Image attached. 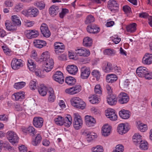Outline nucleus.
Listing matches in <instances>:
<instances>
[{
	"mask_svg": "<svg viewBox=\"0 0 152 152\" xmlns=\"http://www.w3.org/2000/svg\"><path fill=\"white\" fill-rule=\"evenodd\" d=\"M12 22L10 23H5V25L7 29L9 30H15L16 29V26H20L21 24L20 20L16 15L12 16Z\"/></svg>",
	"mask_w": 152,
	"mask_h": 152,
	"instance_id": "obj_1",
	"label": "nucleus"
},
{
	"mask_svg": "<svg viewBox=\"0 0 152 152\" xmlns=\"http://www.w3.org/2000/svg\"><path fill=\"white\" fill-rule=\"evenodd\" d=\"M72 105L76 108L83 109L85 107V102L78 97H74L70 100Z\"/></svg>",
	"mask_w": 152,
	"mask_h": 152,
	"instance_id": "obj_2",
	"label": "nucleus"
},
{
	"mask_svg": "<svg viewBox=\"0 0 152 152\" xmlns=\"http://www.w3.org/2000/svg\"><path fill=\"white\" fill-rule=\"evenodd\" d=\"M74 120L73 121V126L76 130L80 129L83 124V121L80 116L77 113L74 114Z\"/></svg>",
	"mask_w": 152,
	"mask_h": 152,
	"instance_id": "obj_3",
	"label": "nucleus"
},
{
	"mask_svg": "<svg viewBox=\"0 0 152 152\" xmlns=\"http://www.w3.org/2000/svg\"><path fill=\"white\" fill-rule=\"evenodd\" d=\"M81 86L80 85H75L65 90L66 93L70 95H74L78 94L81 90Z\"/></svg>",
	"mask_w": 152,
	"mask_h": 152,
	"instance_id": "obj_4",
	"label": "nucleus"
},
{
	"mask_svg": "<svg viewBox=\"0 0 152 152\" xmlns=\"http://www.w3.org/2000/svg\"><path fill=\"white\" fill-rule=\"evenodd\" d=\"M7 134L8 139L13 145L18 142V137L15 133L12 131H9Z\"/></svg>",
	"mask_w": 152,
	"mask_h": 152,
	"instance_id": "obj_5",
	"label": "nucleus"
},
{
	"mask_svg": "<svg viewBox=\"0 0 152 152\" xmlns=\"http://www.w3.org/2000/svg\"><path fill=\"white\" fill-rule=\"evenodd\" d=\"M23 61L20 59H18L16 58H14L12 60L11 66L12 68L14 70H17L22 67L23 66Z\"/></svg>",
	"mask_w": 152,
	"mask_h": 152,
	"instance_id": "obj_6",
	"label": "nucleus"
},
{
	"mask_svg": "<svg viewBox=\"0 0 152 152\" xmlns=\"http://www.w3.org/2000/svg\"><path fill=\"white\" fill-rule=\"evenodd\" d=\"M54 65L53 60L52 59H50L47 61L44 62V69L46 72H48L53 68Z\"/></svg>",
	"mask_w": 152,
	"mask_h": 152,
	"instance_id": "obj_7",
	"label": "nucleus"
},
{
	"mask_svg": "<svg viewBox=\"0 0 152 152\" xmlns=\"http://www.w3.org/2000/svg\"><path fill=\"white\" fill-rule=\"evenodd\" d=\"M40 29L42 34L44 37L48 38L50 36V32L48 26L45 23H43L42 24Z\"/></svg>",
	"mask_w": 152,
	"mask_h": 152,
	"instance_id": "obj_8",
	"label": "nucleus"
},
{
	"mask_svg": "<svg viewBox=\"0 0 152 152\" xmlns=\"http://www.w3.org/2000/svg\"><path fill=\"white\" fill-rule=\"evenodd\" d=\"M118 102L121 104L126 103L129 100V97L126 93L121 92L118 96Z\"/></svg>",
	"mask_w": 152,
	"mask_h": 152,
	"instance_id": "obj_9",
	"label": "nucleus"
},
{
	"mask_svg": "<svg viewBox=\"0 0 152 152\" xmlns=\"http://www.w3.org/2000/svg\"><path fill=\"white\" fill-rule=\"evenodd\" d=\"M54 46L55 53L56 54H58L59 53L63 52L65 49L64 45L60 42H56L54 43Z\"/></svg>",
	"mask_w": 152,
	"mask_h": 152,
	"instance_id": "obj_10",
	"label": "nucleus"
},
{
	"mask_svg": "<svg viewBox=\"0 0 152 152\" xmlns=\"http://www.w3.org/2000/svg\"><path fill=\"white\" fill-rule=\"evenodd\" d=\"M53 78L60 84H62L64 81L63 74L60 71L56 72L53 76Z\"/></svg>",
	"mask_w": 152,
	"mask_h": 152,
	"instance_id": "obj_11",
	"label": "nucleus"
},
{
	"mask_svg": "<svg viewBox=\"0 0 152 152\" xmlns=\"http://www.w3.org/2000/svg\"><path fill=\"white\" fill-rule=\"evenodd\" d=\"M90 74V71L89 68L86 66L82 67L81 68V77L83 79L87 78Z\"/></svg>",
	"mask_w": 152,
	"mask_h": 152,
	"instance_id": "obj_12",
	"label": "nucleus"
},
{
	"mask_svg": "<svg viewBox=\"0 0 152 152\" xmlns=\"http://www.w3.org/2000/svg\"><path fill=\"white\" fill-rule=\"evenodd\" d=\"M128 126L127 124H119L117 128L118 132L121 134L126 133L129 129Z\"/></svg>",
	"mask_w": 152,
	"mask_h": 152,
	"instance_id": "obj_13",
	"label": "nucleus"
},
{
	"mask_svg": "<svg viewBox=\"0 0 152 152\" xmlns=\"http://www.w3.org/2000/svg\"><path fill=\"white\" fill-rule=\"evenodd\" d=\"M107 103L110 105H114L117 102V99L116 95L110 94L107 96Z\"/></svg>",
	"mask_w": 152,
	"mask_h": 152,
	"instance_id": "obj_14",
	"label": "nucleus"
},
{
	"mask_svg": "<svg viewBox=\"0 0 152 152\" xmlns=\"http://www.w3.org/2000/svg\"><path fill=\"white\" fill-rule=\"evenodd\" d=\"M108 7L111 11H115L118 8V5L115 0H110L108 2Z\"/></svg>",
	"mask_w": 152,
	"mask_h": 152,
	"instance_id": "obj_15",
	"label": "nucleus"
},
{
	"mask_svg": "<svg viewBox=\"0 0 152 152\" xmlns=\"http://www.w3.org/2000/svg\"><path fill=\"white\" fill-rule=\"evenodd\" d=\"M142 62L145 64H150L152 63V54L147 53H145L142 60Z\"/></svg>",
	"mask_w": 152,
	"mask_h": 152,
	"instance_id": "obj_16",
	"label": "nucleus"
},
{
	"mask_svg": "<svg viewBox=\"0 0 152 152\" xmlns=\"http://www.w3.org/2000/svg\"><path fill=\"white\" fill-rule=\"evenodd\" d=\"M75 53L80 56H88L90 54V52L89 50L84 48L78 49L75 50Z\"/></svg>",
	"mask_w": 152,
	"mask_h": 152,
	"instance_id": "obj_17",
	"label": "nucleus"
},
{
	"mask_svg": "<svg viewBox=\"0 0 152 152\" xmlns=\"http://www.w3.org/2000/svg\"><path fill=\"white\" fill-rule=\"evenodd\" d=\"M43 119L40 117H34L33 120L34 126L37 128H40L43 125Z\"/></svg>",
	"mask_w": 152,
	"mask_h": 152,
	"instance_id": "obj_18",
	"label": "nucleus"
},
{
	"mask_svg": "<svg viewBox=\"0 0 152 152\" xmlns=\"http://www.w3.org/2000/svg\"><path fill=\"white\" fill-rule=\"evenodd\" d=\"M148 69L146 67L140 66L137 69V75L140 77H144Z\"/></svg>",
	"mask_w": 152,
	"mask_h": 152,
	"instance_id": "obj_19",
	"label": "nucleus"
},
{
	"mask_svg": "<svg viewBox=\"0 0 152 152\" xmlns=\"http://www.w3.org/2000/svg\"><path fill=\"white\" fill-rule=\"evenodd\" d=\"M85 121L86 124L88 126H92L93 124L96 123V121L94 118L90 116L87 115L85 117Z\"/></svg>",
	"mask_w": 152,
	"mask_h": 152,
	"instance_id": "obj_20",
	"label": "nucleus"
},
{
	"mask_svg": "<svg viewBox=\"0 0 152 152\" xmlns=\"http://www.w3.org/2000/svg\"><path fill=\"white\" fill-rule=\"evenodd\" d=\"M34 46L37 48H40L43 46H45L46 44V42L45 41L41 40H35L34 42Z\"/></svg>",
	"mask_w": 152,
	"mask_h": 152,
	"instance_id": "obj_21",
	"label": "nucleus"
},
{
	"mask_svg": "<svg viewBox=\"0 0 152 152\" xmlns=\"http://www.w3.org/2000/svg\"><path fill=\"white\" fill-rule=\"evenodd\" d=\"M28 14L31 17H35L37 16L39 13V10L37 8L31 7L28 10Z\"/></svg>",
	"mask_w": 152,
	"mask_h": 152,
	"instance_id": "obj_22",
	"label": "nucleus"
},
{
	"mask_svg": "<svg viewBox=\"0 0 152 152\" xmlns=\"http://www.w3.org/2000/svg\"><path fill=\"white\" fill-rule=\"evenodd\" d=\"M66 69L69 73L73 75H75L78 71L77 67L74 65L68 66Z\"/></svg>",
	"mask_w": 152,
	"mask_h": 152,
	"instance_id": "obj_23",
	"label": "nucleus"
},
{
	"mask_svg": "<svg viewBox=\"0 0 152 152\" xmlns=\"http://www.w3.org/2000/svg\"><path fill=\"white\" fill-rule=\"evenodd\" d=\"M50 59H52L50 57L49 53L48 52H45L43 53L39 59L38 60L39 61L41 62L42 61L45 62Z\"/></svg>",
	"mask_w": 152,
	"mask_h": 152,
	"instance_id": "obj_24",
	"label": "nucleus"
},
{
	"mask_svg": "<svg viewBox=\"0 0 152 152\" xmlns=\"http://www.w3.org/2000/svg\"><path fill=\"white\" fill-rule=\"evenodd\" d=\"M106 80L107 82L112 83L117 80V77L114 74H108L106 76Z\"/></svg>",
	"mask_w": 152,
	"mask_h": 152,
	"instance_id": "obj_25",
	"label": "nucleus"
},
{
	"mask_svg": "<svg viewBox=\"0 0 152 152\" xmlns=\"http://www.w3.org/2000/svg\"><path fill=\"white\" fill-rule=\"evenodd\" d=\"M141 136L138 133L135 134L133 137V140L134 144L136 145H138L142 140L141 138Z\"/></svg>",
	"mask_w": 152,
	"mask_h": 152,
	"instance_id": "obj_26",
	"label": "nucleus"
},
{
	"mask_svg": "<svg viewBox=\"0 0 152 152\" xmlns=\"http://www.w3.org/2000/svg\"><path fill=\"white\" fill-rule=\"evenodd\" d=\"M102 134L104 136H107L110 134L111 127L108 125H104L102 127Z\"/></svg>",
	"mask_w": 152,
	"mask_h": 152,
	"instance_id": "obj_27",
	"label": "nucleus"
},
{
	"mask_svg": "<svg viewBox=\"0 0 152 152\" xmlns=\"http://www.w3.org/2000/svg\"><path fill=\"white\" fill-rule=\"evenodd\" d=\"M63 125L67 127H69L72 124V119L70 115H68V116L63 118Z\"/></svg>",
	"mask_w": 152,
	"mask_h": 152,
	"instance_id": "obj_28",
	"label": "nucleus"
},
{
	"mask_svg": "<svg viewBox=\"0 0 152 152\" xmlns=\"http://www.w3.org/2000/svg\"><path fill=\"white\" fill-rule=\"evenodd\" d=\"M58 6L54 5H52L49 9V13L52 16L56 15L59 12Z\"/></svg>",
	"mask_w": 152,
	"mask_h": 152,
	"instance_id": "obj_29",
	"label": "nucleus"
},
{
	"mask_svg": "<svg viewBox=\"0 0 152 152\" xmlns=\"http://www.w3.org/2000/svg\"><path fill=\"white\" fill-rule=\"evenodd\" d=\"M129 112L127 110H121L119 112V115L121 117L124 119H127L130 117Z\"/></svg>",
	"mask_w": 152,
	"mask_h": 152,
	"instance_id": "obj_30",
	"label": "nucleus"
},
{
	"mask_svg": "<svg viewBox=\"0 0 152 152\" xmlns=\"http://www.w3.org/2000/svg\"><path fill=\"white\" fill-rule=\"evenodd\" d=\"M47 88L44 85H40L38 89V92L39 94L43 96H44L47 94Z\"/></svg>",
	"mask_w": 152,
	"mask_h": 152,
	"instance_id": "obj_31",
	"label": "nucleus"
},
{
	"mask_svg": "<svg viewBox=\"0 0 152 152\" xmlns=\"http://www.w3.org/2000/svg\"><path fill=\"white\" fill-rule=\"evenodd\" d=\"M13 96L15 97V100L21 101L25 98V95L22 92H18L15 93Z\"/></svg>",
	"mask_w": 152,
	"mask_h": 152,
	"instance_id": "obj_32",
	"label": "nucleus"
},
{
	"mask_svg": "<svg viewBox=\"0 0 152 152\" xmlns=\"http://www.w3.org/2000/svg\"><path fill=\"white\" fill-rule=\"evenodd\" d=\"M103 69L106 72L108 73L113 69L112 65L110 63L107 62L105 63L103 67Z\"/></svg>",
	"mask_w": 152,
	"mask_h": 152,
	"instance_id": "obj_33",
	"label": "nucleus"
},
{
	"mask_svg": "<svg viewBox=\"0 0 152 152\" xmlns=\"http://www.w3.org/2000/svg\"><path fill=\"white\" fill-rule=\"evenodd\" d=\"M65 82L69 85H73L76 82V80L71 76H69L66 77Z\"/></svg>",
	"mask_w": 152,
	"mask_h": 152,
	"instance_id": "obj_34",
	"label": "nucleus"
},
{
	"mask_svg": "<svg viewBox=\"0 0 152 152\" xmlns=\"http://www.w3.org/2000/svg\"><path fill=\"white\" fill-rule=\"evenodd\" d=\"M92 43L91 39L88 37L85 38L83 40V44L85 46L90 47Z\"/></svg>",
	"mask_w": 152,
	"mask_h": 152,
	"instance_id": "obj_35",
	"label": "nucleus"
},
{
	"mask_svg": "<svg viewBox=\"0 0 152 152\" xmlns=\"http://www.w3.org/2000/svg\"><path fill=\"white\" fill-rule=\"evenodd\" d=\"M136 26L135 23H133L127 26L126 27L127 31L130 33L134 32L136 29Z\"/></svg>",
	"mask_w": 152,
	"mask_h": 152,
	"instance_id": "obj_36",
	"label": "nucleus"
},
{
	"mask_svg": "<svg viewBox=\"0 0 152 152\" xmlns=\"http://www.w3.org/2000/svg\"><path fill=\"white\" fill-rule=\"evenodd\" d=\"M129 81L128 79L121 81L120 82L119 86L120 87L123 89L127 88L129 85Z\"/></svg>",
	"mask_w": 152,
	"mask_h": 152,
	"instance_id": "obj_37",
	"label": "nucleus"
},
{
	"mask_svg": "<svg viewBox=\"0 0 152 152\" xmlns=\"http://www.w3.org/2000/svg\"><path fill=\"white\" fill-rule=\"evenodd\" d=\"M34 5L40 10L45 9V4L43 1H36L34 3Z\"/></svg>",
	"mask_w": 152,
	"mask_h": 152,
	"instance_id": "obj_38",
	"label": "nucleus"
},
{
	"mask_svg": "<svg viewBox=\"0 0 152 152\" xmlns=\"http://www.w3.org/2000/svg\"><path fill=\"white\" fill-rule=\"evenodd\" d=\"M138 145L140 148L142 150H146L148 149V142L145 140H142Z\"/></svg>",
	"mask_w": 152,
	"mask_h": 152,
	"instance_id": "obj_39",
	"label": "nucleus"
},
{
	"mask_svg": "<svg viewBox=\"0 0 152 152\" xmlns=\"http://www.w3.org/2000/svg\"><path fill=\"white\" fill-rule=\"evenodd\" d=\"M48 93L49 94V101L50 102H53L55 99L53 90L52 88H50L49 90Z\"/></svg>",
	"mask_w": 152,
	"mask_h": 152,
	"instance_id": "obj_40",
	"label": "nucleus"
},
{
	"mask_svg": "<svg viewBox=\"0 0 152 152\" xmlns=\"http://www.w3.org/2000/svg\"><path fill=\"white\" fill-rule=\"evenodd\" d=\"M48 93L49 94V101L50 102H53L55 99L53 90L52 88H50L49 90Z\"/></svg>",
	"mask_w": 152,
	"mask_h": 152,
	"instance_id": "obj_41",
	"label": "nucleus"
},
{
	"mask_svg": "<svg viewBox=\"0 0 152 152\" xmlns=\"http://www.w3.org/2000/svg\"><path fill=\"white\" fill-rule=\"evenodd\" d=\"M63 117L60 116H58L55 119L54 121L57 125L61 126L63 125Z\"/></svg>",
	"mask_w": 152,
	"mask_h": 152,
	"instance_id": "obj_42",
	"label": "nucleus"
},
{
	"mask_svg": "<svg viewBox=\"0 0 152 152\" xmlns=\"http://www.w3.org/2000/svg\"><path fill=\"white\" fill-rule=\"evenodd\" d=\"M42 137L39 134H38L36 137L34 141L32 142V144L34 146H36L39 144L41 141Z\"/></svg>",
	"mask_w": 152,
	"mask_h": 152,
	"instance_id": "obj_43",
	"label": "nucleus"
},
{
	"mask_svg": "<svg viewBox=\"0 0 152 152\" xmlns=\"http://www.w3.org/2000/svg\"><path fill=\"white\" fill-rule=\"evenodd\" d=\"M89 102L92 104H94L98 103L99 102L98 98L97 96L93 95L90 97H89Z\"/></svg>",
	"mask_w": 152,
	"mask_h": 152,
	"instance_id": "obj_44",
	"label": "nucleus"
},
{
	"mask_svg": "<svg viewBox=\"0 0 152 152\" xmlns=\"http://www.w3.org/2000/svg\"><path fill=\"white\" fill-rule=\"evenodd\" d=\"M26 83L23 82H18L15 83L14 87L17 89L22 88L25 85Z\"/></svg>",
	"mask_w": 152,
	"mask_h": 152,
	"instance_id": "obj_45",
	"label": "nucleus"
},
{
	"mask_svg": "<svg viewBox=\"0 0 152 152\" xmlns=\"http://www.w3.org/2000/svg\"><path fill=\"white\" fill-rule=\"evenodd\" d=\"M94 18L93 16L89 15L86 18V20L85 21V23L86 24H88L90 23L93 22L94 21Z\"/></svg>",
	"mask_w": 152,
	"mask_h": 152,
	"instance_id": "obj_46",
	"label": "nucleus"
},
{
	"mask_svg": "<svg viewBox=\"0 0 152 152\" xmlns=\"http://www.w3.org/2000/svg\"><path fill=\"white\" fill-rule=\"evenodd\" d=\"M104 54L111 56L114 55L115 53L114 50L110 49H107L104 51Z\"/></svg>",
	"mask_w": 152,
	"mask_h": 152,
	"instance_id": "obj_47",
	"label": "nucleus"
},
{
	"mask_svg": "<svg viewBox=\"0 0 152 152\" xmlns=\"http://www.w3.org/2000/svg\"><path fill=\"white\" fill-rule=\"evenodd\" d=\"M123 10L124 12L127 15L130 14L131 12V8L129 6L125 5L123 7Z\"/></svg>",
	"mask_w": 152,
	"mask_h": 152,
	"instance_id": "obj_48",
	"label": "nucleus"
},
{
	"mask_svg": "<svg viewBox=\"0 0 152 152\" xmlns=\"http://www.w3.org/2000/svg\"><path fill=\"white\" fill-rule=\"evenodd\" d=\"M147 126L142 123H140L138 125V129L140 131L142 132L145 131L147 129Z\"/></svg>",
	"mask_w": 152,
	"mask_h": 152,
	"instance_id": "obj_49",
	"label": "nucleus"
},
{
	"mask_svg": "<svg viewBox=\"0 0 152 152\" xmlns=\"http://www.w3.org/2000/svg\"><path fill=\"white\" fill-rule=\"evenodd\" d=\"M124 147L123 145L121 144H119L116 146L115 149L114 150L113 152H123Z\"/></svg>",
	"mask_w": 152,
	"mask_h": 152,
	"instance_id": "obj_50",
	"label": "nucleus"
},
{
	"mask_svg": "<svg viewBox=\"0 0 152 152\" xmlns=\"http://www.w3.org/2000/svg\"><path fill=\"white\" fill-rule=\"evenodd\" d=\"M93 152H103V149L102 146L97 145L92 148Z\"/></svg>",
	"mask_w": 152,
	"mask_h": 152,
	"instance_id": "obj_51",
	"label": "nucleus"
},
{
	"mask_svg": "<svg viewBox=\"0 0 152 152\" xmlns=\"http://www.w3.org/2000/svg\"><path fill=\"white\" fill-rule=\"evenodd\" d=\"M94 92L96 94H101L102 93V88L99 84L96 85L94 88Z\"/></svg>",
	"mask_w": 152,
	"mask_h": 152,
	"instance_id": "obj_52",
	"label": "nucleus"
},
{
	"mask_svg": "<svg viewBox=\"0 0 152 152\" xmlns=\"http://www.w3.org/2000/svg\"><path fill=\"white\" fill-rule=\"evenodd\" d=\"M91 75L94 77H96L97 80H98L100 76L99 72L97 70H94L91 72Z\"/></svg>",
	"mask_w": 152,
	"mask_h": 152,
	"instance_id": "obj_53",
	"label": "nucleus"
},
{
	"mask_svg": "<svg viewBox=\"0 0 152 152\" xmlns=\"http://www.w3.org/2000/svg\"><path fill=\"white\" fill-rule=\"evenodd\" d=\"M23 5L20 3L17 4L15 7V11L17 12L20 11L23 9Z\"/></svg>",
	"mask_w": 152,
	"mask_h": 152,
	"instance_id": "obj_54",
	"label": "nucleus"
},
{
	"mask_svg": "<svg viewBox=\"0 0 152 152\" xmlns=\"http://www.w3.org/2000/svg\"><path fill=\"white\" fill-rule=\"evenodd\" d=\"M68 12V10L66 9H62L61 12L59 13V17L61 18H63L66 13Z\"/></svg>",
	"mask_w": 152,
	"mask_h": 152,
	"instance_id": "obj_55",
	"label": "nucleus"
},
{
	"mask_svg": "<svg viewBox=\"0 0 152 152\" xmlns=\"http://www.w3.org/2000/svg\"><path fill=\"white\" fill-rule=\"evenodd\" d=\"M29 85L30 87L31 90H34L37 88L36 82L34 81H31L30 82Z\"/></svg>",
	"mask_w": 152,
	"mask_h": 152,
	"instance_id": "obj_56",
	"label": "nucleus"
},
{
	"mask_svg": "<svg viewBox=\"0 0 152 152\" xmlns=\"http://www.w3.org/2000/svg\"><path fill=\"white\" fill-rule=\"evenodd\" d=\"M26 131L28 133H31L33 135H34L35 133V129L32 126H29L27 128Z\"/></svg>",
	"mask_w": 152,
	"mask_h": 152,
	"instance_id": "obj_57",
	"label": "nucleus"
},
{
	"mask_svg": "<svg viewBox=\"0 0 152 152\" xmlns=\"http://www.w3.org/2000/svg\"><path fill=\"white\" fill-rule=\"evenodd\" d=\"M26 37L28 39H31V30H26L24 32Z\"/></svg>",
	"mask_w": 152,
	"mask_h": 152,
	"instance_id": "obj_58",
	"label": "nucleus"
},
{
	"mask_svg": "<svg viewBox=\"0 0 152 152\" xmlns=\"http://www.w3.org/2000/svg\"><path fill=\"white\" fill-rule=\"evenodd\" d=\"M112 70L118 75H120L121 74V68L117 66L114 67L113 68Z\"/></svg>",
	"mask_w": 152,
	"mask_h": 152,
	"instance_id": "obj_59",
	"label": "nucleus"
},
{
	"mask_svg": "<svg viewBox=\"0 0 152 152\" xmlns=\"http://www.w3.org/2000/svg\"><path fill=\"white\" fill-rule=\"evenodd\" d=\"M31 38L37 37L39 35L38 31L35 30H31Z\"/></svg>",
	"mask_w": 152,
	"mask_h": 152,
	"instance_id": "obj_60",
	"label": "nucleus"
},
{
	"mask_svg": "<svg viewBox=\"0 0 152 152\" xmlns=\"http://www.w3.org/2000/svg\"><path fill=\"white\" fill-rule=\"evenodd\" d=\"M144 77L147 79L150 80L152 78V72H150L148 70Z\"/></svg>",
	"mask_w": 152,
	"mask_h": 152,
	"instance_id": "obj_61",
	"label": "nucleus"
},
{
	"mask_svg": "<svg viewBox=\"0 0 152 152\" xmlns=\"http://www.w3.org/2000/svg\"><path fill=\"white\" fill-rule=\"evenodd\" d=\"M105 88L107 90L108 95L110 94H112V89L110 85L108 84L106 85Z\"/></svg>",
	"mask_w": 152,
	"mask_h": 152,
	"instance_id": "obj_62",
	"label": "nucleus"
},
{
	"mask_svg": "<svg viewBox=\"0 0 152 152\" xmlns=\"http://www.w3.org/2000/svg\"><path fill=\"white\" fill-rule=\"evenodd\" d=\"M93 27H94V25L88 26L87 28V31L90 33L94 34V30Z\"/></svg>",
	"mask_w": 152,
	"mask_h": 152,
	"instance_id": "obj_63",
	"label": "nucleus"
},
{
	"mask_svg": "<svg viewBox=\"0 0 152 152\" xmlns=\"http://www.w3.org/2000/svg\"><path fill=\"white\" fill-rule=\"evenodd\" d=\"M18 148L20 152H27V148L25 145L20 146Z\"/></svg>",
	"mask_w": 152,
	"mask_h": 152,
	"instance_id": "obj_64",
	"label": "nucleus"
}]
</instances>
